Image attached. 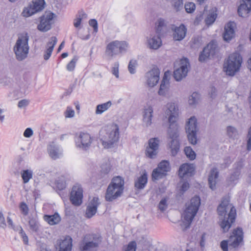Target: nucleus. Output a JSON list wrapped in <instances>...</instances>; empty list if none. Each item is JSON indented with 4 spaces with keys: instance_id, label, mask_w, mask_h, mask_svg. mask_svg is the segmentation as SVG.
Masks as SVG:
<instances>
[{
    "instance_id": "obj_10",
    "label": "nucleus",
    "mask_w": 251,
    "mask_h": 251,
    "mask_svg": "<svg viewBox=\"0 0 251 251\" xmlns=\"http://www.w3.org/2000/svg\"><path fill=\"white\" fill-rule=\"evenodd\" d=\"M55 14L51 12H46L40 17V23L37 26V29L42 32H47L51 28L53 23Z\"/></svg>"
},
{
    "instance_id": "obj_54",
    "label": "nucleus",
    "mask_w": 251,
    "mask_h": 251,
    "mask_svg": "<svg viewBox=\"0 0 251 251\" xmlns=\"http://www.w3.org/2000/svg\"><path fill=\"white\" fill-rule=\"evenodd\" d=\"M20 208L24 215H27L28 213V207L27 204L24 202L21 203L20 205Z\"/></svg>"
},
{
    "instance_id": "obj_25",
    "label": "nucleus",
    "mask_w": 251,
    "mask_h": 251,
    "mask_svg": "<svg viewBox=\"0 0 251 251\" xmlns=\"http://www.w3.org/2000/svg\"><path fill=\"white\" fill-rule=\"evenodd\" d=\"M48 151L50 156L54 160L59 158L62 155V150L60 147L54 142L51 143L48 146Z\"/></svg>"
},
{
    "instance_id": "obj_12",
    "label": "nucleus",
    "mask_w": 251,
    "mask_h": 251,
    "mask_svg": "<svg viewBox=\"0 0 251 251\" xmlns=\"http://www.w3.org/2000/svg\"><path fill=\"white\" fill-rule=\"evenodd\" d=\"M190 68L189 60L187 58H183L180 60L179 68L174 72V77L176 81H180L185 77L187 75L188 69Z\"/></svg>"
},
{
    "instance_id": "obj_23",
    "label": "nucleus",
    "mask_w": 251,
    "mask_h": 251,
    "mask_svg": "<svg viewBox=\"0 0 251 251\" xmlns=\"http://www.w3.org/2000/svg\"><path fill=\"white\" fill-rule=\"evenodd\" d=\"M173 31V38L176 41H181L183 40L186 34L187 28L183 24H181L179 26L172 27Z\"/></svg>"
},
{
    "instance_id": "obj_5",
    "label": "nucleus",
    "mask_w": 251,
    "mask_h": 251,
    "mask_svg": "<svg viewBox=\"0 0 251 251\" xmlns=\"http://www.w3.org/2000/svg\"><path fill=\"white\" fill-rule=\"evenodd\" d=\"M242 63L241 55L238 52H234L229 55L227 60L225 62L224 69L227 75L233 76L239 71Z\"/></svg>"
},
{
    "instance_id": "obj_58",
    "label": "nucleus",
    "mask_w": 251,
    "mask_h": 251,
    "mask_svg": "<svg viewBox=\"0 0 251 251\" xmlns=\"http://www.w3.org/2000/svg\"><path fill=\"white\" fill-rule=\"evenodd\" d=\"M136 247V243L135 241L130 242L127 247L126 251H135Z\"/></svg>"
},
{
    "instance_id": "obj_44",
    "label": "nucleus",
    "mask_w": 251,
    "mask_h": 251,
    "mask_svg": "<svg viewBox=\"0 0 251 251\" xmlns=\"http://www.w3.org/2000/svg\"><path fill=\"white\" fill-rule=\"evenodd\" d=\"M156 33L160 34L163 27L167 26L166 21L160 18L156 23Z\"/></svg>"
},
{
    "instance_id": "obj_35",
    "label": "nucleus",
    "mask_w": 251,
    "mask_h": 251,
    "mask_svg": "<svg viewBox=\"0 0 251 251\" xmlns=\"http://www.w3.org/2000/svg\"><path fill=\"white\" fill-rule=\"evenodd\" d=\"M33 175V171L31 170H23L21 172V176L23 183L25 184L28 183L29 180L32 178Z\"/></svg>"
},
{
    "instance_id": "obj_26",
    "label": "nucleus",
    "mask_w": 251,
    "mask_h": 251,
    "mask_svg": "<svg viewBox=\"0 0 251 251\" xmlns=\"http://www.w3.org/2000/svg\"><path fill=\"white\" fill-rule=\"evenodd\" d=\"M148 182V175L146 172H144L140 176L134 180L135 189L140 191L144 189Z\"/></svg>"
},
{
    "instance_id": "obj_33",
    "label": "nucleus",
    "mask_w": 251,
    "mask_h": 251,
    "mask_svg": "<svg viewBox=\"0 0 251 251\" xmlns=\"http://www.w3.org/2000/svg\"><path fill=\"white\" fill-rule=\"evenodd\" d=\"M44 220L50 225H54L58 224L61 221V218L57 213L53 215H45Z\"/></svg>"
},
{
    "instance_id": "obj_36",
    "label": "nucleus",
    "mask_w": 251,
    "mask_h": 251,
    "mask_svg": "<svg viewBox=\"0 0 251 251\" xmlns=\"http://www.w3.org/2000/svg\"><path fill=\"white\" fill-rule=\"evenodd\" d=\"M112 105L111 101H108L105 103L99 104L97 106L96 113L97 114H101L106 110H107Z\"/></svg>"
},
{
    "instance_id": "obj_7",
    "label": "nucleus",
    "mask_w": 251,
    "mask_h": 251,
    "mask_svg": "<svg viewBox=\"0 0 251 251\" xmlns=\"http://www.w3.org/2000/svg\"><path fill=\"white\" fill-rule=\"evenodd\" d=\"M128 47V44L126 41H113L107 45L105 54L108 59L110 60L116 55L126 52Z\"/></svg>"
},
{
    "instance_id": "obj_48",
    "label": "nucleus",
    "mask_w": 251,
    "mask_h": 251,
    "mask_svg": "<svg viewBox=\"0 0 251 251\" xmlns=\"http://www.w3.org/2000/svg\"><path fill=\"white\" fill-rule=\"evenodd\" d=\"M172 5L176 11L183 8V0H172Z\"/></svg>"
},
{
    "instance_id": "obj_56",
    "label": "nucleus",
    "mask_w": 251,
    "mask_h": 251,
    "mask_svg": "<svg viewBox=\"0 0 251 251\" xmlns=\"http://www.w3.org/2000/svg\"><path fill=\"white\" fill-rule=\"evenodd\" d=\"M75 115V111L71 107H67L65 112V116L66 118H72Z\"/></svg>"
},
{
    "instance_id": "obj_1",
    "label": "nucleus",
    "mask_w": 251,
    "mask_h": 251,
    "mask_svg": "<svg viewBox=\"0 0 251 251\" xmlns=\"http://www.w3.org/2000/svg\"><path fill=\"white\" fill-rule=\"evenodd\" d=\"M165 111L166 117H168L169 123L167 130L169 138L171 141L169 144L171 154L173 156L177 154L179 151L180 144L177 139L178 137V126L176 123L178 116V108L175 103H168Z\"/></svg>"
},
{
    "instance_id": "obj_27",
    "label": "nucleus",
    "mask_w": 251,
    "mask_h": 251,
    "mask_svg": "<svg viewBox=\"0 0 251 251\" xmlns=\"http://www.w3.org/2000/svg\"><path fill=\"white\" fill-rule=\"evenodd\" d=\"M251 10V0H243L238 8V13L240 16L245 17Z\"/></svg>"
},
{
    "instance_id": "obj_11",
    "label": "nucleus",
    "mask_w": 251,
    "mask_h": 251,
    "mask_svg": "<svg viewBox=\"0 0 251 251\" xmlns=\"http://www.w3.org/2000/svg\"><path fill=\"white\" fill-rule=\"evenodd\" d=\"M92 142V138L90 135L87 133L81 132L75 135V145L78 148L87 150L91 146Z\"/></svg>"
},
{
    "instance_id": "obj_64",
    "label": "nucleus",
    "mask_w": 251,
    "mask_h": 251,
    "mask_svg": "<svg viewBox=\"0 0 251 251\" xmlns=\"http://www.w3.org/2000/svg\"><path fill=\"white\" fill-rule=\"evenodd\" d=\"M33 134V131L30 127L26 128L23 134L24 137L26 138H30Z\"/></svg>"
},
{
    "instance_id": "obj_28",
    "label": "nucleus",
    "mask_w": 251,
    "mask_h": 251,
    "mask_svg": "<svg viewBox=\"0 0 251 251\" xmlns=\"http://www.w3.org/2000/svg\"><path fill=\"white\" fill-rule=\"evenodd\" d=\"M153 114V108L151 106L145 107L143 112V120L147 126L151 124Z\"/></svg>"
},
{
    "instance_id": "obj_31",
    "label": "nucleus",
    "mask_w": 251,
    "mask_h": 251,
    "mask_svg": "<svg viewBox=\"0 0 251 251\" xmlns=\"http://www.w3.org/2000/svg\"><path fill=\"white\" fill-rule=\"evenodd\" d=\"M57 42V39L56 37L53 36L50 38V41L48 43V48L45 51L44 54V59L45 60H48L50 57L54 47Z\"/></svg>"
},
{
    "instance_id": "obj_2",
    "label": "nucleus",
    "mask_w": 251,
    "mask_h": 251,
    "mask_svg": "<svg viewBox=\"0 0 251 251\" xmlns=\"http://www.w3.org/2000/svg\"><path fill=\"white\" fill-rule=\"evenodd\" d=\"M229 201L228 198H224L217 208L218 213L222 220L220 226L224 232L228 231L236 216L235 208L229 203Z\"/></svg>"
},
{
    "instance_id": "obj_51",
    "label": "nucleus",
    "mask_w": 251,
    "mask_h": 251,
    "mask_svg": "<svg viewBox=\"0 0 251 251\" xmlns=\"http://www.w3.org/2000/svg\"><path fill=\"white\" fill-rule=\"evenodd\" d=\"M167 201L166 199L164 198L159 203L158 208L162 212L164 211L167 207Z\"/></svg>"
},
{
    "instance_id": "obj_22",
    "label": "nucleus",
    "mask_w": 251,
    "mask_h": 251,
    "mask_svg": "<svg viewBox=\"0 0 251 251\" xmlns=\"http://www.w3.org/2000/svg\"><path fill=\"white\" fill-rule=\"evenodd\" d=\"M195 167L193 164L185 163L182 164L178 170V176L181 178L190 177L194 175Z\"/></svg>"
},
{
    "instance_id": "obj_19",
    "label": "nucleus",
    "mask_w": 251,
    "mask_h": 251,
    "mask_svg": "<svg viewBox=\"0 0 251 251\" xmlns=\"http://www.w3.org/2000/svg\"><path fill=\"white\" fill-rule=\"evenodd\" d=\"M160 71L157 67H154L146 74L147 83L150 87L156 85L159 80Z\"/></svg>"
},
{
    "instance_id": "obj_53",
    "label": "nucleus",
    "mask_w": 251,
    "mask_h": 251,
    "mask_svg": "<svg viewBox=\"0 0 251 251\" xmlns=\"http://www.w3.org/2000/svg\"><path fill=\"white\" fill-rule=\"evenodd\" d=\"M111 169L110 164L106 163L101 166V172L104 174H107Z\"/></svg>"
},
{
    "instance_id": "obj_41",
    "label": "nucleus",
    "mask_w": 251,
    "mask_h": 251,
    "mask_svg": "<svg viewBox=\"0 0 251 251\" xmlns=\"http://www.w3.org/2000/svg\"><path fill=\"white\" fill-rule=\"evenodd\" d=\"M227 136L231 138H235L238 135L236 128L232 126H228L226 128Z\"/></svg>"
},
{
    "instance_id": "obj_8",
    "label": "nucleus",
    "mask_w": 251,
    "mask_h": 251,
    "mask_svg": "<svg viewBox=\"0 0 251 251\" xmlns=\"http://www.w3.org/2000/svg\"><path fill=\"white\" fill-rule=\"evenodd\" d=\"M101 243L100 238L96 234L86 235L79 243L80 251H97Z\"/></svg>"
},
{
    "instance_id": "obj_62",
    "label": "nucleus",
    "mask_w": 251,
    "mask_h": 251,
    "mask_svg": "<svg viewBox=\"0 0 251 251\" xmlns=\"http://www.w3.org/2000/svg\"><path fill=\"white\" fill-rule=\"evenodd\" d=\"M89 25L93 27L95 32L98 31V22L95 19H91L89 22Z\"/></svg>"
},
{
    "instance_id": "obj_43",
    "label": "nucleus",
    "mask_w": 251,
    "mask_h": 251,
    "mask_svg": "<svg viewBox=\"0 0 251 251\" xmlns=\"http://www.w3.org/2000/svg\"><path fill=\"white\" fill-rule=\"evenodd\" d=\"M186 156L191 160H194L196 158V153L190 147H186L184 150Z\"/></svg>"
},
{
    "instance_id": "obj_4",
    "label": "nucleus",
    "mask_w": 251,
    "mask_h": 251,
    "mask_svg": "<svg viewBox=\"0 0 251 251\" xmlns=\"http://www.w3.org/2000/svg\"><path fill=\"white\" fill-rule=\"evenodd\" d=\"M119 139V127L117 124H113L107 128L106 135L101 139L104 148H113Z\"/></svg>"
},
{
    "instance_id": "obj_15",
    "label": "nucleus",
    "mask_w": 251,
    "mask_h": 251,
    "mask_svg": "<svg viewBox=\"0 0 251 251\" xmlns=\"http://www.w3.org/2000/svg\"><path fill=\"white\" fill-rule=\"evenodd\" d=\"M243 240V231L241 227H237L234 229L232 234L229 238V247L231 246L234 248L239 246L240 243Z\"/></svg>"
},
{
    "instance_id": "obj_61",
    "label": "nucleus",
    "mask_w": 251,
    "mask_h": 251,
    "mask_svg": "<svg viewBox=\"0 0 251 251\" xmlns=\"http://www.w3.org/2000/svg\"><path fill=\"white\" fill-rule=\"evenodd\" d=\"M28 100L25 99H24L20 100L18 102V106L20 108H22L27 106L28 105Z\"/></svg>"
},
{
    "instance_id": "obj_47",
    "label": "nucleus",
    "mask_w": 251,
    "mask_h": 251,
    "mask_svg": "<svg viewBox=\"0 0 251 251\" xmlns=\"http://www.w3.org/2000/svg\"><path fill=\"white\" fill-rule=\"evenodd\" d=\"M28 223L30 228L31 230L35 232H36L38 230L39 224L36 219L33 218L30 219Z\"/></svg>"
},
{
    "instance_id": "obj_52",
    "label": "nucleus",
    "mask_w": 251,
    "mask_h": 251,
    "mask_svg": "<svg viewBox=\"0 0 251 251\" xmlns=\"http://www.w3.org/2000/svg\"><path fill=\"white\" fill-rule=\"evenodd\" d=\"M19 234L21 237L22 238L24 244L27 245L28 243V237L21 226L20 227Z\"/></svg>"
},
{
    "instance_id": "obj_49",
    "label": "nucleus",
    "mask_w": 251,
    "mask_h": 251,
    "mask_svg": "<svg viewBox=\"0 0 251 251\" xmlns=\"http://www.w3.org/2000/svg\"><path fill=\"white\" fill-rule=\"evenodd\" d=\"M184 7L186 12L191 13L195 10L196 6L194 3L189 2L185 4Z\"/></svg>"
},
{
    "instance_id": "obj_40",
    "label": "nucleus",
    "mask_w": 251,
    "mask_h": 251,
    "mask_svg": "<svg viewBox=\"0 0 251 251\" xmlns=\"http://www.w3.org/2000/svg\"><path fill=\"white\" fill-rule=\"evenodd\" d=\"M87 18V14L83 11L79 12L78 15L74 20V25L75 27H78L80 25L82 19Z\"/></svg>"
},
{
    "instance_id": "obj_6",
    "label": "nucleus",
    "mask_w": 251,
    "mask_h": 251,
    "mask_svg": "<svg viewBox=\"0 0 251 251\" xmlns=\"http://www.w3.org/2000/svg\"><path fill=\"white\" fill-rule=\"evenodd\" d=\"M28 42V36L27 34L19 37L17 40L13 50L18 61H23L27 57L29 49Z\"/></svg>"
},
{
    "instance_id": "obj_63",
    "label": "nucleus",
    "mask_w": 251,
    "mask_h": 251,
    "mask_svg": "<svg viewBox=\"0 0 251 251\" xmlns=\"http://www.w3.org/2000/svg\"><path fill=\"white\" fill-rule=\"evenodd\" d=\"M6 226L5 218L2 212H0V227L5 228Z\"/></svg>"
},
{
    "instance_id": "obj_29",
    "label": "nucleus",
    "mask_w": 251,
    "mask_h": 251,
    "mask_svg": "<svg viewBox=\"0 0 251 251\" xmlns=\"http://www.w3.org/2000/svg\"><path fill=\"white\" fill-rule=\"evenodd\" d=\"M169 80L168 78L167 73L165 72L160 85V88L158 92V94L160 96H165L169 91Z\"/></svg>"
},
{
    "instance_id": "obj_30",
    "label": "nucleus",
    "mask_w": 251,
    "mask_h": 251,
    "mask_svg": "<svg viewBox=\"0 0 251 251\" xmlns=\"http://www.w3.org/2000/svg\"><path fill=\"white\" fill-rule=\"evenodd\" d=\"M219 176V172L216 168H212L208 176V184L210 189L214 190L216 188L217 179Z\"/></svg>"
},
{
    "instance_id": "obj_32",
    "label": "nucleus",
    "mask_w": 251,
    "mask_h": 251,
    "mask_svg": "<svg viewBox=\"0 0 251 251\" xmlns=\"http://www.w3.org/2000/svg\"><path fill=\"white\" fill-rule=\"evenodd\" d=\"M59 251H71L72 249V239L70 236L66 237L59 242Z\"/></svg>"
},
{
    "instance_id": "obj_55",
    "label": "nucleus",
    "mask_w": 251,
    "mask_h": 251,
    "mask_svg": "<svg viewBox=\"0 0 251 251\" xmlns=\"http://www.w3.org/2000/svg\"><path fill=\"white\" fill-rule=\"evenodd\" d=\"M77 59L73 58L72 60L67 64V69L69 71H72L74 70Z\"/></svg>"
},
{
    "instance_id": "obj_39",
    "label": "nucleus",
    "mask_w": 251,
    "mask_h": 251,
    "mask_svg": "<svg viewBox=\"0 0 251 251\" xmlns=\"http://www.w3.org/2000/svg\"><path fill=\"white\" fill-rule=\"evenodd\" d=\"M166 175L158 168L154 169L152 173L151 176L153 180H159L165 177Z\"/></svg>"
},
{
    "instance_id": "obj_46",
    "label": "nucleus",
    "mask_w": 251,
    "mask_h": 251,
    "mask_svg": "<svg viewBox=\"0 0 251 251\" xmlns=\"http://www.w3.org/2000/svg\"><path fill=\"white\" fill-rule=\"evenodd\" d=\"M137 66V61L135 59L130 60L128 65V70L131 74H134L136 72V68Z\"/></svg>"
},
{
    "instance_id": "obj_13",
    "label": "nucleus",
    "mask_w": 251,
    "mask_h": 251,
    "mask_svg": "<svg viewBox=\"0 0 251 251\" xmlns=\"http://www.w3.org/2000/svg\"><path fill=\"white\" fill-rule=\"evenodd\" d=\"M83 189L81 185H75L70 193V200L72 203L75 206H79L82 202Z\"/></svg>"
},
{
    "instance_id": "obj_38",
    "label": "nucleus",
    "mask_w": 251,
    "mask_h": 251,
    "mask_svg": "<svg viewBox=\"0 0 251 251\" xmlns=\"http://www.w3.org/2000/svg\"><path fill=\"white\" fill-rule=\"evenodd\" d=\"M111 192H110V194L108 192V188H107L106 192L105 193V198L106 201H112L116 199L117 198L120 197V196H116V193L117 192L118 189H111Z\"/></svg>"
},
{
    "instance_id": "obj_37",
    "label": "nucleus",
    "mask_w": 251,
    "mask_h": 251,
    "mask_svg": "<svg viewBox=\"0 0 251 251\" xmlns=\"http://www.w3.org/2000/svg\"><path fill=\"white\" fill-rule=\"evenodd\" d=\"M157 168L167 175V172H169L171 169L170 163L168 161L163 160L158 164Z\"/></svg>"
},
{
    "instance_id": "obj_45",
    "label": "nucleus",
    "mask_w": 251,
    "mask_h": 251,
    "mask_svg": "<svg viewBox=\"0 0 251 251\" xmlns=\"http://www.w3.org/2000/svg\"><path fill=\"white\" fill-rule=\"evenodd\" d=\"M200 99V95L197 92H194L189 98L188 102L190 105L196 104Z\"/></svg>"
},
{
    "instance_id": "obj_57",
    "label": "nucleus",
    "mask_w": 251,
    "mask_h": 251,
    "mask_svg": "<svg viewBox=\"0 0 251 251\" xmlns=\"http://www.w3.org/2000/svg\"><path fill=\"white\" fill-rule=\"evenodd\" d=\"M119 63L115 62L114 63V66L112 69V73L113 75H114L116 78H119Z\"/></svg>"
},
{
    "instance_id": "obj_24",
    "label": "nucleus",
    "mask_w": 251,
    "mask_h": 251,
    "mask_svg": "<svg viewBox=\"0 0 251 251\" xmlns=\"http://www.w3.org/2000/svg\"><path fill=\"white\" fill-rule=\"evenodd\" d=\"M236 24L233 22H229L225 26V32L223 34L224 40L226 42L230 41L235 36L234 27Z\"/></svg>"
},
{
    "instance_id": "obj_34",
    "label": "nucleus",
    "mask_w": 251,
    "mask_h": 251,
    "mask_svg": "<svg viewBox=\"0 0 251 251\" xmlns=\"http://www.w3.org/2000/svg\"><path fill=\"white\" fill-rule=\"evenodd\" d=\"M217 16L216 8H212L209 11V13L205 19L206 25H211L216 20Z\"/></svg>"
},
{
    "instance_id": "obj_21",
    "label": "nucleus",
    "mask_w": 251,
    "mask_h": 251,
    "mask_svg": "<svg viewBox=\"0 0 251 251\" xmlns=\"http://www.w3.org/2000/svg\"><path fill=\"white\" fill-rule=\"evenodd\" d=\"M99 201V199L98 197H94L90 201L86 210L85 217L86 218H91L96 214L98 207L100 204Z\"/></svg>"
},
{
    "instance_id": "obj_3",
    "label": "nucleus",
    "mask_w": 251,
    "mask_h": 251,
    "mask_svg": "<svg viewBox=\"0 0 251 251\" xmlns=\"http://www.w3.org/2000/svg\"><path fill=\"white\" fill-rule=\"evenodd\" d=\"M201 204V199L199 196H195L185 204V208L182 214L186 228H189L194 217L196 215Z\"/></svg>"
},
{
    "instance_id": "obj_59",
    "label": "nucleus",
    "mask_w": 251,
    "mask_h": 251,
    "mask_svg": "<svg viewBox=\"0 0 251 251\" xmlns=\"http://www.w3.org/2000/svg\"><path fill=\"white\" fill-rule=\"evenodd\" d=\"M192 42L195 45V47H198L201 44V39L200 37H195L192 39Z\"/></svg>"
},
{
    "instance_id": "obj_42",
    "label": "nucleus",
    "mask_w": 251,
    "mask_h": 251,
    "mask_svg": "<svg viewBox=\"0 0 251 251\" xmlns=\"http://www.w3.org/2000/svg\"><path fill=\"white\" fill-rule=\"evenodd\" d=\"M56 185L59 190H62L66 188V183L64 176H61L58 178L56 181Z\"/></svg>"
},
{
    "instance_id": "obj_50",
    "label": "nucleus",
    "mask_w": 251,
    "mask_h": 251,
    "mask_svg": "<svg viewBox=\"0 0 251 251\" xmlns=\"http://www.w3.org/2000/svg\"><path fill=\"white\" fill-rule=\"evenodd\" d=\"M240 175V171L238 170H236L229 177V181L231 182H234L235 181L239 179Z\"/></svg>"
},
{
    "instance_id": "obj_9",
    "label": "nucleus",
    "mask_w": 251,
    "mask_h": 251,
    "mask_svg": "<svg viewBox=\"0 0 251 251\" xmlns=\"http://www.w3.org/2000/svg\"><path fill=\"white\" fill-rule=\"evenodd\" d=\"M198 131L197 127V120L194 117H191L187 122L186 131L189 142L192 145L197 143V132Z\"/></svg>"
},
{
    "instance_id": "obj_16",
    "label": "nucleus",
    "mask_w": 251,
    "mask_h": 251,
    "mask_svg": "<svg viewBox=\"0 0 251 251\" xmlns=\"http://www.w3.org/2000/svg\"><path fill=\"white\" fill-rule=\"evenodd\" d=\"M124 180L120 176L114 177L108 186V192L110 194L111 189H118L116 196H121L124 191Z\"/></svg>"
},
{
    "instance_id": "obj_20",
    "label": "nucleus",
    "mask_w": 251,
    "mask_h": 251,
    "mask_svg": "<svg viewBox=\"0 0 251 251\" xmlns=\"http://www.w3.org/2000/svg\"><path fill=\"white\" fill-rule=\"evenodd\" d=\"M159 33H153L147 37L148 47L152 50H157L162 45V41Z\"/></svg>"
},
{
    "instance_id": "obj_14",
    "label": "nucleus",
    "mask_w": 251,
    "mask_h": 251,
    "mask_svg": "<svg viewBox=\"0 0 251 251\" xmlns=\"http://www.w3.org/2000/svg\"><path fill=\"white\" fill-rule=\"evenodd\" d=\"M45 2L44 0H35L32 4L25 8L23 14L25 17L30 16L35 13L41 11L44 8Z\"/></svg>"
},
{
    "instance_id": "obj_60",
    "label": "nucleus",
    "mask_w": 251,
    "mask_h": 251,
    "mask_svg": "<svg viewBox=\"0 0 251 251\" xmlns=\"http://www.w3.org/2000/svg\"><path fill=\"white\" fill-rule=\"evenodd\" d=\"M203 19V13L200 12L199 14H198L196 17V18L194 21V24L196 25H198L200 22Z\"/></svg>"
},
{
    "instance_id": "obj_17",
    "label": "nucleus",
    "mask_w": 251,
    "mask_h": 251,
    "mask_svg": "<svg viewBox=\"0 0 251 251\" xmlns=\"http://www.w3.org/2000/svg\"><path fill=\"white\" fill-rule=\"evenodd\" d=\"M216 50V45L213 42L209 43L206 47H204L201 52L199 60L200 62H204L211 56L215 54Z\"/></svg>"
},
{
    "instance_id": "obj_18",
    "label": "nucleus",
    "mask_w": 251,
    "mask_h": 251,
    "mask_svg": "<svg viewBox=\"0 0 251 251\" xmlns=\"http://www.w3.org/2000/svg\"><path fill=\"white\" fill-rule=\"evenodd\" d=\"M159 147V140L157 138H151L149 140V146L146 150V155L150 158L155 157Z\"/></svg>"
}]
</instances>
